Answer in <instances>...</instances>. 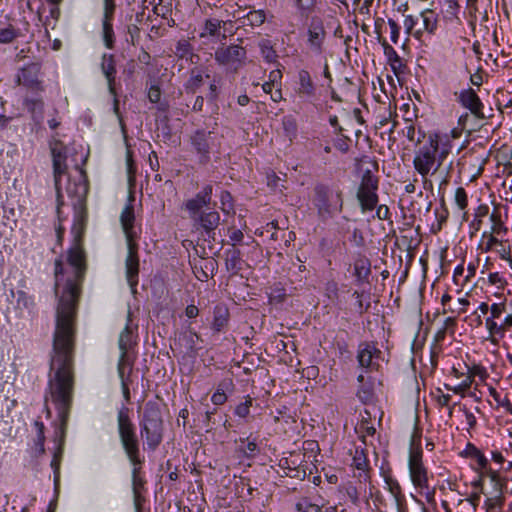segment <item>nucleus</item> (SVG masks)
<instances>
[{
	"instance_id": "obj_63",
	"label": "nucleus",
	"mask_w": 512,
	"mask_h": 512,
	"mask_svg": "<svg viewBox=\"0 0 512 512\" xmlns=\"http://www.w3.org/2000/svg\"><path fill=\"white\" fill-rule=\"evenodd\" d=\"M373 396V392L369 388L361 387L357 392V397L364 404L371 402L373 400Z\"/></svg>"
},
{
	"instance_id": "obj_1",
	"label": "nucleus",
	"mask_w": 512,
	"mask_h": 512,
	"mask_svg": "<svg viewBox=\"0 0 512 512\" xmlns=\"http://www.w3.org/2000/svg\"><path fill=\"white\" fill-rule=\"evenodd\" d=\"M76 326L69 324L66 316L56 320L50 357V371L44 402L51 401L61 422V434L67 433L68 420L73 404L75 375Z\"/></svg>"
},
{
	"instance_id": "obj_33",
	"label": "nucleus",
	"mask_w": 512,
	"mask_h": 512,
	"mask_svg": "<svg viewBox=\"0 0 512 512\" xmlns=\"http://www.w3.org/2000/svg\"><path fill=\"white\" fill-rule=\"evenodd\" d=\"M66 171V164L60 163L59 161H55V164H53V173H54V181H55V187L57 191V214L60 218V209L61 206L64 204L62 199V194L60 191V178Z\"/></svg>"
},
{
	"instance_id": "obj_27",
	"label": "nucleus",
	"mask_w": 512,
	"mask_h": 512,
	"mask_svg": "<svg viewBox=\"0 0 512 512\" xmlns=\"http://www.w3.org/2000/svg\"><path fill=\"white\" fill-rule=\"evenodd\" d=\"M384 24H385V20L383 18L379 17L375 20V32L377 34V39H378L379 43H381V45L384 49V53L388 57L389 61L400 62V57L397 54V52L395 51V49L387 43L385 38L382 37L381 29Z\"/></svg>"
},
{
	"instance_id": "obj_48",
	"label": "nucleus",
	"mask_w": 512,
	"mask_h": 512,
	"mask_svg": "<svg viewBox=\"0 0 512 512\" xmlns=\"http://www.w3.org/2000/svg\"><path fill=\"white\" fill-rule=\"evenodd\" d=\"M473 383V377L472 375H467L466 378L457 386H450L448 384H444V387L452 391L455 394H459L462 397L465 395L466 391L471 387Z\"/></svg>"
},
{
	"instance_id": "obj_15",
	"label": "nucleus",
	"mask_w": 512,
	"mask_h": 512,
	"mask_svg": "<svg viewBox=\"0 0 512 512\" xmlns=\"http://www.w3.org/2000/svg\"><path fill=\"white\" fill-rule=\"evenodd\" d=\"M118 346L121 351L118 365L121 364V367H127L128 374H130L132 371V362L128 358V350L132 346V331L129 327V324H127L123 331L120 333Z\"/></svg>"
},
{
	"instance_id": "obj_4",
	"label": "nucleus",
	"mask_w": 512,
	"mask_h": 512,
	"mask_svg": "<svg viewBox=\"0 0 512 512\" xmlns=\"http://www.w3.org/2000/svg\"><path fill=\"white\" fill-rule=\"evenodd\" d=\"M130 410L123 405L117 412V431L121 446L133 466L132 489L140 491L145 481L139 476L141 466L144 462L140 455V441L136 433V427L130 418Z\"/></svg>"
},
{
	"instance_id": "obj_32",
	"label": "nucleus",
	"mask_w": 512,
	"mask_h": 512,
	"mask_svg": "<svg viewBox=\"0 0 512 512\" xmlns=\"http://www.w3.org/2000/svg\"><path fill=\"white\" fill-rule=\"evenodd\" d=\"M485 326L489 332L488 340L492 344L497 345L498 339L503 338L505 336L506 330H505L504 324L502 323L499 325V324H497L495 319L486 318Z\"/></svg>"
},
{
	"instance_id": "obj_64",
	"label": "nucleus",
	"mask_w": 512,
	"mask_h": 512,
	"mask_svg": "<svg viewBox=\"0 0 512 512\" xmlns=\"http://www.w3.org/2000/svg\"><path fill=\"white\" fill-rule=\"evenodd\" d=\"M488 282L498 288H504L507 284V281L498 272L490 273L488 275Z\"/></svg>"
},
{
	"instance_id": "obj_34",
	"label": "nucleus",
	"mask_w": 512,
	"mask_h": 512,
	"mask_svg": "<svg viewBox=\"0 0 512 512\" xmlns=\"http://www.w3.org/2000/svg\"><path fill=\"white\" fill-rule=\"evenodd\" d=\"M221 24L225 26L227 24L226 21H220L218 19H207L204 23L202 31L200 33V38L205 37H213L219 35V30L221 28Z\"/></svg>"
},
{
	"instance_id": "obj_45",
	"label": "nucleus",
	"mask_w": 512,
	"mask_h": 512,
	"mask_svg": "<svg viewBox=\"0 0 512 512\" xmlns=\"http://www.w3.org/2000/svg\"><path fill=\"white\" fill-rule=\"evenodd\" d=\"M285 136L292 142L297 137V123L291 116H285L282 120Z\"/></svg>"
},
{
	"instance_id": "obj_54",
	"label": "nucleus",
	"mask_w": 512,
	"mask_h": 512,
	"mask_svg": "<svg viewBox=\"0 0 512 512\" xmlns=\"http://www.w3.org/2000/svg\"><path fill=\"white\" fill-rule=\"evenodd\" d=\"M455 203L460 210H465L468 206L467 192L463 187H458L455 191Z\"/></svg>"
},
{
	"instance_id": "obj_19",
	"label": "nucleus",
	"mask_w": 512,
	"mask_h": 512,
	"mask_svg": "<svg viewBox=\"0 0 512 512\" xmlns=\"http://www.w3.org/2000/svg\"><path fill=\"white\" fill-rule=\"evenodd\" d=\"M357 200L359 201L363 213L372 211L378 204V195L376 189L366 190L358 188Z\"/></svg>"
},
{
	"instance_id": "obj_14",
	"label": "nucleus",
	"mask_w": 512,
	"mask_h": 512,
	"mask_svg": "<svg viewBox=\"0 0 512 512\" xmlns=\"http://www.w3.org/2000/svg\"><path fill=\"white\" fill-rule=\"evenodd\" d=\"M211 132L205 130H197L191 136V144L199 155L200 163H207L210 160V151L212 146Z\"/></svg>"
},
{
	"instance_id": "obj_30",
	"label": "nucleus",
	"mask_w": 512,
	"mask_h": 512,
	"mask_svg": "<svg viewBox=\"0 0 512 512\" xmlns=\"http://www.w3.org/2000/svg\"><path fill=\"white\" fill-rule=\"evenodd\" d=\"M422 19L423 34L426 32L434 35L438 28V15L432 9H425L420 13Z\"/></svg>"
},
{
	"instance_id": "obj_12",
	"label": "nucleus",
	"mask_w": 512,
	"mask_h": 512,
	"mask_svg": "<svg viewBox=\"0 0 512 512\" xmlns=\"http://www.w3.org/2000/svg\"><path fill=\"white\" fill-rule=\"evenodd\" d=\"M456 95L458 103L469 110L474 118L478 120H484L486 118L483 112L484 105L474 89H463Z\"/></svg>"
},
{
	"instance_id": "obj_20",
	"label": "nucleus",
	"mask_w": 512,
	"mask_h": 512,
	"mask_svg": "<svg viewBox=\"0 0 512 512\" xmlns=\"http://www.w3.org/2000/svg\"><path fill=\"white\" fill-rule=\"evenodd\" d=\"M174 54L178 59H184L190 64H197L200 60L199 55L194 53L193 46L186 39H181L176 43Z\"/></svg>"
},
{
	"instance_id": "obj_47",
	"label": "nucleus",
	"mask_w": 512,
	"mask_h": 512,
	"mask_svg": "<svg viewBox=\"0 0 512 512\" xmlns=\"http://www.w3.org/2000/svg\"><path fill=\"white\" fill-rule=\"evenodd\" d=\"M16 306L19 309H26L30 312L34 308V300L26 292L19 290L16 294Z\"/></svg>"
},
{
	"instance_id": "obj_44",
	"label": "nucleus",
	"mask_w": 512,
	"mask_h": 512,
	"mask_svg": "<svg viewBox=\"0 0 512 512\" xmlns=\"http://www.w3.org/2000/svg\"><path fill=\"white\" fill-rule=\"evenodd\" d=\"M266 14L264 10H253L250 11L244 17V24L250 25L252 27H257L262 25L265 22Z\"/></svg>"
},
{
	"instance_id": "obj_59",
	"label": "nucleus",
	"mask_w": 512,
	"mask_h": 512,
	"mask_svg": "<svg viewBox=\"0 0 512 512\" xmlns=\"http://www.w3.org/2000/svg\"><path fill=\"white\" fill-rule=\"evenodd\" d=\"M116 9L114 0H103V18L113 19Z\"/></svg>"
},
{
	"instance_id": "obj_51",
	"label": "nucleus",
	"mask_w": 512,
	"mask_h": 512,
	"mask_svg": "<svg viewBox=\"0 0 512 512\" xmlns=\"http://www.w3.org/2000/svg\"><path fill=\"white\" fill-rule=\"evenodd\" d=\"M126 368L127 367H121V364L117 365L118 375L121 380V388H122L123 397L126 402H130V389H129L127 380L125 378Z\"/></svg>"
},
{
	"instance_id": "obj_23",
	"label": "nucleus",
	"mask_w": 512,
	"mask_h": 512,
	"mask_svg": "<svg viewBox=\"0 0 512 512\" xmlns=\"http://www.w3.org/2000/svg\"><path fill=\"white\" fill-rule=\"evenodd\" d=\"M200 226L204 229L207 236L214 238V231L220 224V215L216 211L201 213L198 219Z\"/></svg>"
},
{
	"instance_id": "obj_52",
	"label": "nucleus",
	"mask_w": 512,
	"mask_h": 512,
	"mask_svg": "<svg viewBox=\"0 0 512 512\" xmlns=\"http://www.w3.org/2000/svg\"><path fill=\"white\" fill-rule=\"evenodd\" d=\"M497 236H498V235H496V234H492V232H490V231H489V232H487V231L483 232V234H482V238H483V239H484V238H486V239H487V241H486V243H485V247L483 248V250H484L485 252H489V251H491V250L493 249V247H494V246H496V245L502 246V241H501V240H499V239L497 238Z\"/></svg>"
},
{
	"instance_id": "obj_2",
	"label": "nucleus",
	"mask_w": 512,
	"mask_h": 512,
	"mask_svg": "<svg viewBox=\"0 0 512 512\" xmlns=\"http://www.w3.org/2000/svg\"><path fill=\"white\" fill-rule=\"evenodd\" d=\"M68 264L73 268V278H68L59 297L56 308V320L62 315L66 316L69 324L76 326L78 301L81 294V285L85 277L87 265L85 251L80 243H74L68 250Z\"/></svg>"
},
{
	"instance_id": "obj_17",
	"label": "nucleus",
	"mask_w": 512,
	"mask_h": 512,
	"mask_svg": "<svg viewBox=\"0 0 512 512\" xmlns=\"http://www.w3.org/2000/svg\"><path fill=\"white\" fill-rule=\"evenodd\" d=\"M212 191H213V187L212 185L208 184V185H205L201 191H199L194 198L192 199H189L186 203H185V207L186 209L191 213V214H196L197 212H199L203 207L207 206L210 204L211 202V197H212Z\"/></svg>"
},
{
	"instance_id": "obj_56",
	"label": "nucleus",
	"mask_w": 512,
	"mask_h": 512,
	"mask_svg": "<svg viewBox=\"0 0 512 512\" xmlns=\"http://www.w3.org/2000/svg\"><path fill=\"white\" fill-rule=\"evenodd\" d=\"M234 387L232 378H224L218 383L215 391L227 395L233 392Z\"/></svg>"
},
{
	"instance_id": "obj_11",
	"label": "nucleus",
	"mask_w": 512,
	"mask_h": 512,
	"mask_svg": "<svg viewBox=\"0 0 512 512\" xmlns=\"http://www.w3.org/2000/svg\"><path fill=\"white\" fill-rule=\"evenodd\" d=\"M41 66L38 63H30L22 67L16 77V83L33 92L44 91L43 82L39 79Z\"/></svg>"
},
{
	"instance_id": "obj_36",
	"label": "nucleus",
	"mask_w": 512,
	"mask_h": 512,
	"mask_svg": "<svg viewBox=\"0 0 512 512\" xmlns=\"http://www.w3.org/2000/svg\"><path fill=\"white\" fill-rule=\"evenodd\" d=\"M113 19H102V36L105 46L112 49L115 43V35L113 30Z\"/></svg>"
},
{
	"instance_id": "obj_21",
	"label": "nucleus",
	"mask_w": 512,
	"mask_h": 512,
	"mask_svg": "<svg viewBox=\"0 0 512 512\" xmlns=\"http://www.w3.org/2000/svg\"><path fill=\"white\" fill-rule=\"evenodd\" d=\"M210 75L208 73H204L203 69L199 67H194L189 71V78L184 84V89L186 93L194 94L197 90L203 85L204 78H209Z\"/></svg>"
},
{
	"instance_id": "obj_40",
	"label": "nucleus",
	"mask_w": 512,
	"mask_h": 512,
	"mask_svg": "<svg viewBox=\"0 0 512 512\" xmlns=\"http://www.w3.org/2000/svg\"><path fill=\"white\" fill-rule=\"evenodd\" d=\"M322 507L313 503L309 497H301L295 504L296 512H322Z\"/></svg>"
},
{
	"instance_id": "obj_26",
	"label": "nucleus",
	"mask_w": 512,
	"mask_h": 512,
	"mask_svg": "<svg viewBox=\"0 0 512 512\" xmlns=\"http://www.w3.org/2000/svg\"><path fill=\"white\" fill-rule=\"evenodd\" d=\"M225 255L226 270L232 275H236L242 269L241 251L237 248L227 249Z\"/></svg>"
},
{
	"instance_id": "obj_57",
	"label": "nucleus",
	"mask_w": 512,
	"mask_h": 512,
	"mask_svg": "<svg viewBox=\"0 0 512 512\" xmlns=\"http://www.w3.org/2000/svg\"><path fill=\"white\" fill-rule=\"evenodd\" d=\"M385 483L388 487L389 492L398 499L401 495V487L397 480L393 479L391 476L385 477Z\"/></svg>"
},
{
	"instance_id": "obj_22",
	"label": "nucleus",
	"mask_w": 512,
	"mask_h": 512,
	"mask_svg": "<svg viewBox=\"0 0 512 512\" xmlns=\"http://www.w3.org/2000/svg\"><path fill=\"white\" fill-rule=\"evenodd\" d=\"M379 353L380 351L373 343L364 342L359 344L357 354L359 365L363 368H369L372 364V359Z\"/></svg>"
},
{
	"instance_id": "obj_49",
	"label": "nucleus",
	"mask_w": 512,
	"mask_h": 512,
	"mask_svg": "<svg viewBox=\"0 0 512 512\" xmlns=\"http://www.w3.org/2000/svg\"><path fill=\"white\" fill-rule=\"evenodd\" d=\"M489 394L495 400L498 406L505 408L509 414H512V403L510 402L507 395L502 398L494 387L489 388Z\"/></svg>"
},
{
	"instance_id": "obj_39",
	"label": "nucleus",
	"mask_w": 512,
	"mask_h": 512,
	"mask_svg": "<svg viewBox=\"0 0 512 512\" xmlns=\"http://www.w3.org/2000/svg\"><path fill=\"white\" fill-rule=\"evenodd\" d=\"M418 23V17L413 15H406L404 19V29L408 35H412L414 38L420 40L423 36V30L421 28L416 29Z\"/></svg>"
},
{
	"instance_id": "obj_5",
	"label": "nucleus",
	"mask_w": 512,
	"mask_h": 512,
	"mask_svg": "<svg viewBox=\"0 0 512 512\" xmlns=\"http://www.w3.org/2000/svg\"><path fill=\"white\" fill-rule=\"evenodd\" d=\"M134 197L129 196V201L123 208L120 215V223L126 238L127 256L125 259V276L133 293L139 281V255H138V234L134 228L135 213L133 207Z\"/></svg>"
},
{
	"instance_id": "obj_58",
	"label": "nucleus",
	"mask_w": 512,
	"mask_h": 512,
	"mask_svg": "<svg viewBox=\"0 0 512 512\" xmlns=\"http://www.w3.org/2000/svg\"><path fill=\"white\" fill-rule=\"evenodd\" d=\"M127 34L129 38L126 39L128 43L135 46L138 43L140 37V29L136 24H130L127 26Z\"/></svg>"
},
{
	"instance_id": "obj_31",
	"label": "nucleus",
	"mask_w": 512,
	"mask_h": 512,
	"mask_svg": "<svg viewBox=\"0 0 512 512\" xmlns=\"http://www.w3.org/2000/svg\"><path fill=\"white\" fill-rule=\"evenodd\" d=\"M237 443V452L245 458L252 459L259 453V447L255 439L240 438Z\"/></svg>"
},
{
	"instance_id": "obj_18",
	"label": "nucleus",
	"mask_w": 512,
	"mask_h": 512,
	"mask_svg": "<svg viewBox=\"0 0 512 512\" xmlns=\"http://www.w3.org/2000/svg\"><path fill=\"white\" fill-rule=\"evenodd\" d=\"M298 89L297 93L301 97L312 98L316 93V86L312 80L310 73L301 69L298 72Z\"/></svg>"
},
{
	"instance_id": "obj_42",
	"label": "nucleus",
	"mask_w": 512,
	"mask_h": 512,
	"mask_svg": "<svg viewBox=\"0 0 512 512\" xmlns=\"http://www.w3.org/2000/svg\"><path fill=\"white\" fill-rule=\"evenodd\" d=\"M253 401L254 399L250 395H246L244 397V401L235 406L234 415L241 419L247 418L250 414V408L253 405Z\"/></svg>"
},
{
	"instance_id": "obj_6",
	"label": "nucleus",
	"mask_w": 512,
	"mask_h": 512,
	"mask_svg": "<svg viewBox=\"0 0 512 512\" xmlns=\"http://www.w3.org/2000/svg\"><path fill=\"white\" fill-rule=\"evenodd\" d=\"M141 437L145 439L147 448L156 450L163 441V419L160 407L155 401H148L144 407L140 421Z\"/></svg>"
},
{
	"instance_id": "obj_35",
	"label": "nucleus",
	"mask_w": 512,
	"mask_h": 512,
	"mask_svg": "<svg viewBox=\"0 0 512 512\" xmlns=\"http://www.w3.org/2000/svg\"><path fill=\"white\" fill-rule=\"evenodd\" d=\"M489 218H490V221H491L490 232H492V234L502 235V234H506L507 233L508 229L505 226L504 222L502 221L501 214H500L499 209L497 207H495L493 209V211L490 214Z\"/></svg>"
},
{
	"instance_id": "obj_3",
	"label": "nucleus",
	"mask_w": 512,
	"mask_h": 512,
	"mask_svg": "<svg viewBox=\"0 0 512 512\" xmlns=\"http://www.w3.org/2000/svg\"><path fill=\"white\" fill-rule=\"evenodd\" d=\"M452 150V141L447 135L437 132L429 133L426 142L420 146L413 158V167L421 176L425 190L432 189L433 183L428 178L436 175Z\"/></svg>"
},
{
	"instance_id": "obj_46",
	"label": "nucleus",
	"mask_w": 512,
	"mask_h": 512,
	"mask_svg": "<svg viewBox=\"0 0 512 512\" xmlns=\"http://www.w3.org/2000/svg\"><path fill=\"white\" fill-rule=\"evenodd\" d=\"M359 188H366V190H378V178L372 173L371 170L367 169L363 172Z\"/></svg>"
},
{
	"instance_id": "obj_50",
	"label": "nucleus",
	"mask_w": 512,
	"mask_h": 512,
	"mask_svg": "<svg viewBox=\"0 0 512 512\" xmlns=\"http://www.w3.org/2000/svg\"><path fill=\"white\" fill-rule=\"evenodd\" d=\"M24 106L32 114L41 115L44 109V102L41 98H26L24 100Z\"/></svg>"
},
{
	"instance_id": "obj_29",
	"label": "nucleus",
	"mask_w": 512,
	"mask_h": 512,
	"mask_svg": "<svg viewBox=\"0 0 512 512\" xmlns=\"http://www.w3.org/2000/svg\"><path fill=\"white\" fill-rule=\"evenodd\" d=\"M296 13L302 19H308L315 13L319 0H291Z\"/></svg>"
},
{
	"instance_id": "obj_16",
	"label": "nucleus",
	"mask_w": 512,
	"mask_h": 512,
	"mask_svg": "<svg viewBox=\"0 0 512 512\" xmlns=\"http://www.w3.org/2000/svg\"><path fill=\"white\" fill-rule=\"evenodd\" d=\"M67 194L72 198L73 209H85L88 186L84 182H69L66 188Z\"/></svg>"
},
{
	"instance_id": "obj_38",
	"label": "nucleus",
	"mask_w": 512,
	"mask_h": 512,
	"mask_svg": "<svg viewBox=\"0 0 512 512\" xmlns=\"http://www.w3.org/2000/svg\"><path fill=\"white\" fill-rule=\"evenodd\" d=\"M464 453L467 457L475 459L481 469H485L487 467V458L475 445L468 443Z\"/></svg>"
},
{
	"instance_id": "obj_7",
	"label": "nucleus",
	"mask_w": 512,
	"mask_h": 512,
	"mask_svg": "<svg viewBox=\"0 0 512 512\" xmlns=\"http://www.w3.org/2000/svg\"><path fill=\"white\" fill-rule=\"evenodd\" d=\"M314 205L319 217L327 220L340 213L343 209V198L340 191L332 192L325 186L315 188Z\"/></svg>"
},
{
	"instance_id": "obj_60",
	"label": "nucleus",
	"mask_w": 512,
	"mask_h": 512,
	"mask_svg": "<svg viewBox=\"0 0 512 512\" xmlns=\"http://www.w3.org/2000/svg\"><path fill=\"white\" fill-rule=\"evenodd\" d=\"M388 25L390 27V39L394 44H397L400 36V26L392 18L388 19Z\"/></svg>"
},
{
	"instance_id": "obj_8",
	"label": "nucleus",
	"mask_w": 512,
	"mask_h": 512,
	"mask_svg": "<svg viewBox=\"0 0 512 512\" xmlns=\"http://www.w3.org/2000/svg\"><path fill=\"white\" fill-rule=\"evenodd\" d=\"M422 458L423 451L420 447L410 449L408 458L409 475L414 487L420 492L429 490L428 470Z\"/></svg>"
},
{
	"instance_id": "obj_28",
	"label": "nucleus",
	"mask_w": 512,
	"mask_h": 512,
	"mask_svg": "<svg viewBox=\"0 0 512 512\" xmlns=\"http://www.w3.org/2000/svg\"><path fill=\"white\" fill-rule=\"evenodd\" d=\"M236 494L244 501H250L259 494L258 489L251 484L249 478L241 477L235 484Z\"/></svg>"
},
{
	"instance_id": "obj_62",
	"label": "nucleus",
	"mask_w": 512,
	"mask_h": 512,
	"mask_svg": "<svg viewBox=\"0 0 512 512\" xmlns=\"http://www.w3.org/2000/svg\"><path fill=\"white\" fill-rule=\"evenodd\" d=\"M153 5H154V8H153L154 13L163 18H167L168 15H170V13L172 11V6L167 5V4L154 2Z\"/></svg>"
},
{
	"instance_id": "obj_43",
	"label": "nucleus",
	"mask_w": 512,
	"mask_h": 512,
	"mask_svg": "<svg viewBox=\"0 0 512 512\" xmlns=\"http://www.w3.org/2000/svg\"><path fill=\"white\" fill-rule=\"evenodd\" d=\"M356 432L359 434V437L362 439V442L365 444L366 436H373L376 432L373 424L370 423L368 418L362 417L361 422L356 427Z\"/></svg>"
},
{
	"instance_id": "obj_41",
	"label": "nucleus",
	"mask_w": 512,
	"mask_h": 512,
	"mask_svg": "<svg viewBox=\"0 0 512 512\" xmlns=\"http://www.w3.org/2000/svg\"><path fill=\"white\" fill-rule=\"evenodd\" d=\"M259 48L261 55L265 61H267L268 63H274L277 61L278 55L269 40H261L259 42Z\"/></svg>"
},
{
	"instance_id": "obj_9",
	"label": "nucleus",
	"mask_w": 512,
	"mask_h": 512,
	"mask_svg": "<svg viewBox=\"0 0 512 512\" xmlns=\"http://www.w3.org/2000/svg\"><path fill=\"white\" fill-rule=\"evenodd\" d=\"M246 49L240 45L220 46L215 50L214 59L220 65L232 71L243 66L246 59Z\"/></svg>"
},
{
	"instance_id": "obj_55",
	"label": "nucleus",
	"mask_w": 512,
	"mask_h": 512,
	"mask_svg": "<svg viewBox=\"0 0 512 512\" xmlns=\"http://www.w3.org/2000/svg\"><path fill=\"white\" fill-rule=\"evenodd\" d=\"M55 437H56V440L58 441V444H57V448H56L54 454H57V458L61 459L62 454H63V449H64L65 437H66V433H64L63 435L61 434V422H59V425L55 431Z\"/></svg>"
},
{
	"instance_id": "obj_24",
	"label": "nucleus",
	"mask_w": 512,
	"mask_h": 512,
	"mask_svg": "<svg viewBox=\"0 0 512 512\" xmlns=\"http://www.w3.org/2000/svg\"><path fill=\"white\" fill-rule=\"evenodd\" d=\"M230 313L226 305L218 304L213 310L212 329L214 332L219 333L227 327L229 323Z\"/></svg>"
},
{
	"instance_id": "obj_25",
	"label": "nucleus",
	"mask_w": 512,
	"mask_h": 512,
	"mask_svg": "<svg viewBox=\"0 0 512 512\" xmlns=\"http://www.w3.org/2000/svg\"><path fill=\"white\" fill-rule=\"evenodd\" d=\"M86 208L85 209H74V222L71 228V232L74 237V243L82 242V237L86 227Z\"/></svg>"
},
{
	"instance_id": "obj_13",
	"label": "nucleus",
	"mask_w": 512,
	"mask_h": 512,
	"mask_svg": "<svg viewBox=\"0 0 512 512\" xmlns=\"http://www.w3.org/2000/svg\"><path fill=\"white\" fill-rule=\"evenodd\" d=\"M101 70L107 80L108 90L114 96V112H119V102L116 98L115 79H116V62L113 54H104L102 56Z\"/></svg>"
},
{
	"instance_id": "obj_37",
	"label": "nucleus",
	"mask_w": 512,
	"mask_h": 512,
	"mask_svg": "<svg viewBox=\"0 0 512 512\" xmlns=\"http://www.w3.org/2000/svg\"><path fill=\"white\" fill-rule=\"evenodd\" d=\"M352 465L359 471L366 473L369 469V461L364 448L357 447L355 449Z\"/></svg>"
},
{
	"instance_id": "obj_61",
	"label": "nucleus",
	"mask_w": 512,
	"mask_h": 512,
	"mask_svg": "<svg viewBox=\"0 0 512 512\" xmlns=\"http://www.w3.org/2000/svg\"><path fill=\"white\" fill-rule=\"evenodd\" d=\"M338 284L335 281H328L325 285L326 296L334 301L338 298Z\"/></svg>"
},
{
	"instance_id": "obj_53",
	"label": "nucleus",
	"mask_w": 512,
	"mask_h": 512,
	"mask_svg": "<svg viewBox=\"0 0 512 512\" xmlns=\"http://www.w3.org/2000/svg\"><path fill=\"white\" fill-rule=\"evenodd\" d=\"M34 427L36 428V445L39 447L40 452L44 453V442H45L44 429H45V426H44L43 422L35 421Z\"/></svg>"
},
{
	"instance_id": "obj_10",
	"label": "nucleus",
	"mask_w": 512,
	"mask_h": 512,
	"mask_svg": "<svg viewBox=\"0 0 512 512\" xmlns=\"http://www.w3.org/2000/svg\"><path fill=\"white\" fill-rule=\"evenodd\" d=\"M306 46L314 55H321L325 50L327 32L324 22L320 17H312L307 27Z\"/></svg>"
}]
</instances>
